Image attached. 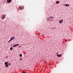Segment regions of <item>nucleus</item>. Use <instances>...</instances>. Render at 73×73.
<instances>
[{"instance_id": "nucleus-1", "label": "nucleus", "mask_w": 73, "mask_h": 73, "mask_svg": "<svg viewBox=\"0 0 73 73\" xmlns=\"http://www.w3.org/2000/svg\"><path fill=\"white\" fill-rule=\"evenodd\" d=\"M1 19L2 20H4L5 18V17H6V15H3L2 16Z\"/></svg>"}, {"instance_id": "nucleus-2", "label": "nucleus", "mask_w": 73, "mask_h": 73, "mask_svg": "<svg viewBox=\"0 0 73 73\" xmlns=\"http://www.w3.org/2000/svg\"><path fill=\"white\" fill-rule=\"evenodd\" d=\"M19 8L20 10H22L24 9L23 7H21L20 6H19Z\"/></svg>"}, {"instance_id": "nucleus-3", "label": "nucleus", "mask_w": 73, "mask_h": 73, "mask_svg": "<svg viewBox=\"0 0 73 73\" xmlns=\"http://www.w3.org/2000/svg\"><path fill=\"white\" fill-rule=\"evenodd\" d=\"M12 2V0H7V2L8 3H10Z\"/></svg>"}, {"instance_id": "nucleus-4", "label": "nucleus", "mask_w": 73, "mask_h": 73, "mask_svg": "<svg viewBox=\"0 0 73 73\" xmlns=\"http://www.w3.org/2000/svg\"><path fill=\"white\" fill-rule=\"evenodd\" d=\"M64 5L66 7H69V6H70V5L69 4H66Z\"/></svg>"}, {"instance_id": "nucleus-5", "label": "nucleus", "mask_w": 73, "mask_h": 73, "mask_svg": "<svg viewBox=\"0 0 73 73\" xmlns=\"http://www.w3.org/2000/svg\"><path fill=\"white\" fill-rule=\"evenodd\" d=\"M18 45H19V44H16L14 45L13 46V47H15V46H18Z\"/></svg>"}, {"instance_id": "nucleus-6", "label": "nucleus", "mask_w": 73, "mask_h": 73, "mask_svg": "<svg viewBox=\"0 0 73 73\" xmlns=\"http://www.w3.org/2000/svg\"><path fill=\"white\" fill-rule=\"evenodd\" d=\"M62 22H63V20H60V21H59V23H60V24H61V23H62Z\"/></svg>"}, {"instance_id": "nucleus-7", "label": "nucleus", "mask_w": 73, "mask_h": 73, "mask_svg": "<svg viewBox=\"0 0 73 73\" xmlns=\"http://www.w3.org/2000/svg\"><path fill=\"white\" fill-rule=\"evenodd\" d=\"M61 56V54H58L57 55V57H60Z\"/></svg>"}, {"instance_id": "nucleus-8", "label": "nucleus", "mask_w": 73, "mask_h": 73, "mask_svg": "<svg viewBox=\"0 0 73 73\" xmlns=\"http://www.w3.org/2000/svg\"><path fill=\"white\" fill-rule=\"evenodd\" d=\"M15 37H13L11 38L10 39V41H11L12 40H13V39H15Z\"/></svg>"}, {"instance_id": "nucleus-9", "label": "nucleus", "mask_w": 73, "mask_h": 73, "mask_svg": "<svg viewBox=\"0 0 73 73\" xmlns=\"http://www.w3.org/2000/svg\"><path fill=\"white\" fill-rule=\"evenodd\" d=\"M8 64V62H5V63L4 64L5 65H7Z\"/></svg>"}, {"instance_id": "nucleus-10", "label": "nucleus", "mask_w": 73, "mask_h": 73, "mask_svg": "<svg viewBox=\"0 0 73 73\" xmlns=\"http://www.w3.org/2000/svg\"><path fill=\"white\" fill-rule=\"evenodd\" d=\"M60 2L58 1H56V4H59Z\"/></svg>"}, {"instance_id": "nucleus-11", "label": "nucleus", "mask_w": 73, "mask_h": 73, "mask_svg": "<svg viewBox=\"0 0 73 73\" xmlns=\"http://www.w3.org/2000/svg\"><path fill=\"white\" fill-rule=\"evenodd\" d=\"M5 67H8V64H6Z\"/></svg>"}, {"instance_id": "nucleus-12", "label": "nucleus", "mask_w": 73, "mask_h": 73, "mask_svg": "<svg viewBox=\"0 0 73 73\" xmlns=\"http://www.w3.org/2000/svg\"><path fill=\"white\" fill-rule=\"evenodd\" d=\"M12 49H13V48H12V47H11L10 48V50H12Z\"/></svg>"}, {"instance_id": "nucleus-13", "label": "nucleus", "mask_w": 73, "mask_h": 73, "mask_svg": "<svg viewBox=\"0 0 73 73\" xmlns=\"http://www.w3.org/2000/svg\"><path fill=\"white\" fill-rule=\"evenodd\" d=\"M19 56H20V57H22V54H20L19 55Z\"/></svg>"}, {"instance_id": "nucleus-14", "label": "nucleus", "mask_w": 73, "mask_h": 73, "mask_svg": "<svg viewBox=\"0 0 73 73\" xmlns=\"http://www.w3.org/2000/svg\"><path fill=\"white\" fill-rule=\"evenodd\" d=\"M50 17V18H52V19H53V17Z\"/></svg>"}, {"instance_id": "nucleus-15", "label": "nucleus", "mask_w": 73, "mask_h": 73, "mask_svg": "<svg viewBox=\"0 0 73 73\" xmlns=\"http://www.w3.org/2000/svg\"><path fill=\"white\" fill-rule=\"evenodd\" d=\"M10 40L8 41V42H10V41H11V40Z\"/></svg>"}, {"instance_id": "nucleus-16", "label": "nucleus", "mask_w": 73, "mask_h": 73, "mask_svg": "<svg viewBox=\"0 0 73 73\" xmlns=\"http://www.w3.org/2000/svg\"><path fill=\"white\" fill-rule=\"evenodd\" d=\"M68 41V40H65V41Z\"/></svg>"}, {"instance_id": "nucleus-17", "label": "nucleus", "mask_w": 73, "mask_h": 73, "mask_svg": "<svg viewBox=\"0 0 73 73\" xmlns=\"http://www.w3.org/2000/svg\"><path fill=\"white\" fill-rule=\"evenodd\" d=\"M6 58H8V56H6Z\"/></svg>"}, {"instance_id": "nucleus-18", "label": "nucleus", "mask_w": 73, "mask_h": 73, "mask_svg": "<svg viewBox=\"0 0 73 73\" xmlns=\"http://www.w3.org/2000/svg\"><path fill=\"white\" fill-rule=\"evenodd\" d=\"M9 65H11V64L9 63Z\"/></svg>"}, {"instance_id": "nucleus-19", "label": "nucleus", "mask_w": 73, "mask_h": 73, "mask_svg": "<svg viewBox=\"0 0 73 73\" xmlns=\"http://www.w3.org/2000/svg\"><path fill=\"white\" fill-rule=\"evenodd\" d=\"M19 48H20V47H21V46H19Z\"/></svg>"}, {"instance_id": "nucleus-20", "label": "nucleus", "mask_w": 73, "mask_h": 73, "mask_svg": "<svg viewBox=\"0 0 73 73\" xmlns=\"http://www.w3.org/2000/svg\"><path fill=\"white\" fill-rule=\"evenodd\" d=\"M58 54V53H56V54Z\"/></svg>"}, {"instance_id": "nucleus-21", "label": "nucleus", "mask_w": 73, "mask_h": 73, "mask_svg": "<svg viewBox=\"0 0 73 73\" xmlns=\"http://www.w3.org/2000/svg\"><path fill=\"white\" fill-rule=\"evenodd\" d=\"M38 35H40V34H39Z\"/></svg>"}]
</instances>
